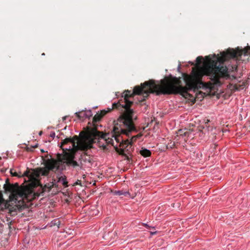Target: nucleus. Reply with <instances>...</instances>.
<instances>
[{"label":"nucleus","instance_id":"nucleus-26","mask_svg":"<svg viewBox=\"0 0 250 250\" xmlns=\"http://www.w3.org/2000/svg\"><path fill=\"white\" fill-rule=\"evenodd\" d=\"M42 134V131H40L39 133V135H41Z\"/></svg>","mask_w":250,"mask_h":250},{"label":"nucleus","instance_id":"nucleus-24","mask_svg":"<svg viewBox=\"0 0 250 250\" xmlns=\"http://www.w3.org/2000/svg\"><path fill=\"white\" fill-rule=\"evenodd\" d=\"M79 182H80V181H78V182H76L75 183V184H76V185H78V184H79V183H78Z\"/></svg>","mask_w":250,"mask_h":250},{"label":"nucleus","instance_id":"nucleus-9","mask_svg":"<svg viewBox=\"0 0 250 250\" xmlns=\"http://www.w3.org/2000/svg\"><path fill=\"white\" fill-rule=\"evenodd\" d=\"M123 124L121 123V125H122ZM121 126L125 129L126 130V131H128L127 130V129L123 125H121ZM134 128H135V127H134ZM135 130V128H134L133 130L130 131H128L127 132V133H120L119 135H118V137H119L120 138V140L119 141H117V140L115 139V135L114 134V131H113V129L112 130V131L111 132V136L112 137H113L114 138V139L116 140V141L117 142V143H121L120 144V146H124V145H126L127 146L129 145H131V142H133V141H135L136 140V139H137V138H133V137L131 138V141H129L128 140V139L126 140H125L124 141L122 137H121V135H125L127 136H129V134L130 132H131V131H133V130Z\"/></svg>","mask_w":250,"mask_h":250},{"label":"nucleus","instance_id":"nucleus-28","mask_svg":"<svg viewBox=\"0 0 250 250\" xmlns=\"http://www.w3.org/2000/svg\"><path fill=\"white\" fill-rule=\"evenodd\" d=\"M151 233L153 234H155V232H154V233H152L151 232Z\"/></svg>","mask_w":250,"mask_h":250},{"label":"nucleus","instance_id":"nucleus-29","mask_svg":"<svg viewBox=\"0 0 250 250\" xmlns=\"http://www.w3.org/2000/svg\"><path fill=\"white\" fill-rule=\"evenodd\" d=\"M120 102H121L120 101H119ZM121 103V102H120ZM122 103H123V102H122V104H123Z\"/></svg>","mask_w":250,"mask_h":250},{"label":"nucleus","instance_id":"nucleus-10","mask_svg":"<svg viewBox=\"0 0 250 250\" xmlns=\"http://www.w3.org/2000/svg\"><path fill=\"white\" fill-rule=\"evenodd\" d=\"M10 204L5 201V200L3 198L2 195L1 194H0V210H4V209L8 208L10 211H12V210L10 208Z\"/></svg>","mask_w":250,"mask_h":250},{"label":"nucleus","instance_id":"nucleus-20","mask_svg":"<svg viewBox=\"0 0 250 250\" xmlns=\"http://www.w3.org/2000/svg\"><path fill=\"white\" fill-rule=\"evenodd\" d=\"M50 137L54 138L55 136V132H52L50 135Z\"/></svg>","mask_w":250,"mask_h":250},{"label":"nucleus","instance_id":"nucleus-11","mask_svg":"<svg viewBox=\"0 0 250 250\" xmlns=\"http://www.w3.org/2000/svg\"><path fill=\"white\" fill-rule=\"evenodd\" d=\"M126 147H127L126 145H125ZM125 146H123V147H124ZM116 151L121 155H122L123 156L125 157V159H126L128 161V163H129L131 161V158L127 154L125 153V148H120L119 149L118 148H116Z\"/></svg>","mask_w":250,"mask_h":250},{"label":"nucleus","instance_id":"nucleus-6","mask_svg":"<svg viewBox=\"0 0 250 250\" xmlns=\"http://www.w3.org/2000/svg\"><path fill=\"white\" fill-rule=\"evenodd\" d=\"M89 135L91 139H93L94 142L96 143V139L98 138L97 142L100 147H102L103 150L107 149L106 145L112 144L113 145V140L112 138L107 137L108 134H104L102 131H98L96 128H91L88 131Z\"/></svg>","mask_w":250,"mask_h":250},{"label":"nucleus","instance_id":"nucleus-8","mask_svg":"<svg viewBox=\"0 0 250 250\" xmlns=\"http://www.w3.org/2000/svg\"><path fill=\"white\" fill-rule=\"evenodd\" d=\"M116 108H119V104H112L111 107H108L106 109L101 110L100 113H97L93 118V124L94 125L93 128H96L97 129L96 123L99 121L106 113L116 109Z\"/></svg>","mask_w":250,"mask_h":250},{"label":"nucleus","instance_id":"nucleus-21","mask_svg":"<svg viewBox=\"0 0 250 250\" xmlns=\"http://www.w3.org/2000/svg\"><path fill=\"white\" fill-rule=\"evenodd\" d=\"M141 136H142V134H138V135H136V136H133V138H138L140 137Z\"/></svg>","mask_w":250,"mask_h":250},{"label":"nucleus","instance_id":"nucleus-17","mask_svg":"<svg viewBox=\"0 0 250 250\" xmlns=\"http://www.w3.org/2000/svg\"><path fill=\"white\" fill-rule=\"evenodd\" d=\"M42 159L43 162V164L45 166V167H45L44 161H45L46 160L54 159L53 158H51L52 156L51 155H49L48 154H47V155H45L44 156H42Z\"/></svg>","mask_w":250,"mask_h":250},{"label":"nucleus","instance_id":"nucleus-18","mask_svg":"<svg viewBox=\"0 0 250 250\" xmlns=\"http://www.w3.org/2000/svg\"><path fill=\"white\" fill-rule=\"evenodd\" d=\"M38 147L37 145H35L34 146H31L30 147H27L26 150L27 151H32L34 148H36Z\"/></svg>","mask_w":250,"mask_h":250},{"label":"nucleus","instance_id":"nucleus-25","mask_svg":"<svg viewBox=\"0 0 250 250\" xmlns=\"http://www.w3.org/2000/svg\"><path fill=\"white\" fill-rule=\"evenodd\" d=\"M41 151L42 153H44L45 152L43 149H41Z\"/></svg>","mask_w":250,"mask_h":250},{"label":"nucleus","instance_id":"nucleus-5","mask_svg":"<svg viewBox=\"0 0 250 250\" xmlns=\"http://www.w3.org/2000/svg\"><path fill=\"white\" fill-rule=\"evenodd\" d=\"M243 54V51L240 50H235L233 49H229L227 50L226 52L223 51L221 53V56H215V59L212 60L211 59L210 57L206 56V62H204V65L203 66L200 67L199 66V64H200L203 60V58L202 56H198L196 58V62H197V66H198L199 68L195 70L194 68H193L192 71V74H193V73L194 72H196L197 71H201V68L205 65V64L210 60L213 61L215 63H216L217 67H223L226 68L227 69V71L228 72V68L224 65V62L229 59L231 58H237L238 57H240ZM229 75V74L228 73Z\"/></svg>","mask_w":250,"mask_h":250},{"label":"nucleus","instance_id":"nucleus-7","mask_svg":"<svg viewBox=\"0 0 250 250\" xmlns=\"http://www.w3.org/2000/svg\"><path fill=\"white\" fill-rule=\"evenodd\" d=\"M57 182L62 183V184L65 187H68L67 182L66 181V178L65 176H60L58 178V179ZM58 186L56 185V180L55 179L54 180V181L52 182L49 183L46 185H45L43 187L41 186V192L39 193H37L38 196L40 195H43L44 193L45 192H49L51 188L54 187H57Z\"/></svg>","mask_w":250,"mask_h":250},{"label":"nucleus","instance_id":"nucleus-2","mask_svg":"<svg viewBox=\"0 0 250 250\" xmlns=\"http://www.w3.org/2000/svg\"><path fill=\"white\" fill-rule=\"evenodd\" d=\"M83 133H80V136L75 135L72 138L63 140L60 146L62 150V154H58L57 159L46 160L44 161L45 167L36 169L34 171L35 176L37 178L41 175L46 176L50 171L56 172L60 169L62 163L73 168L80 167L79 164L74 160L76 152L78 150L87 151L92 148L94 142L93 139L86 134L82 135Z\"/></svg>","mask_w":250,"mask_h":250},{"label":"nucleus","instance_id":"nucleus-4","mask_svg":"<svg viewBox=\"0 0 250 250\" xmlns=\"http://www.w3.org/2000/svg\"><path fill=\"white\" fill-rule=\"evenodd\" d=\"M5 193H10L8 203L15 204L18 209L23 208L25 205V200H30V190L25 188H20L18 183L11 184L7 183L3 186ZM8 202V201H7Z\"/></svg>","mask_w":250,"mask_h":250},{"label":"nucleus","instance_id":"nucleus-23","mask_svg":"<svg viewBox=\"0 0 250 250\" xmlns=\"http://www.w3.org/2000/svg\"><path fill=\"white\" fill-rule=\"evenodd\" d=\"M66 117H67L66 116L63 117V120H65L66 119Z\"/></svg>","mask_w":250,"mask_h":250},{"label":"nucleus","instance_id":"nucleus-3","mask_svg":"<svg viewBox=\"0 0 250 250\" xmlns=\"http://www.w3.org/2000/svg\"><path fill=\"white\" fill-rule=\"evenodd\" d=\"M159 89H160V84H156L155 81L150 80L142 83L141 86H135L132 92L130 90L125 91L122 95V97H124L125 104H121L120 101L114 103L119 104V108H116V110L122 112L124 111L116 123L114 124L113 126L114 134L117 141L120 140L118 137L120 133H127V131H126L121 126V123L126 128L128 132L135 128L133 122L134 112L132 109L130 108L133 104V102L128 100V98L133 97L135 95H142L143 98L139 101L140 103H142L148 97L150 93H155L157 95V91Z\"/></svg>","mask_w":250,"mask_h":250},{"label":"nucleus","instance_id":"nucleus-27","mask_svg":"<svg viewBox=\"0 0 250 250\" xmlns=\"http://www.w3.org/2000/svg\"><path fill=\"white\" fill-rule=\"evenodd\" d=\"M209 122V120H207V123H208Z\"/></svg>","mask_w":250,"mask_h":250},{"label":"nucleus","instance_id":"nucleus-12","mask_svg":"<svg viewBox=\"0 0 250 250\" xmlns=\"http://www.w3.org/2000/svg\"><path fill=\"white\" fill-rule=\"evenodd\" d=\"M83 151V152L81 155V158H80V159H82V160L84 161V162H87L90 163L91 162L90 157L89 156V155H87V154L86 152V151Z\"/></svg>","mask_w":250,"mask_h":250},{"label":"nucleus","instance_id":"nucleus-22","mask_svg":"<svg viewBox=\"0 0 250 250\" xmlns=\"http://www.w3.org/2000/svg\"><path fill=\"white\" fill-rule=\"evenodd\" d=\"M144 226H146L147 228L149 227V226L147 224H144Z\"/></svg>","mask_w":250,"mask_h":250},{"label":"nucleus","instance_id":"nucleus-13","mask_svg":"<svg viewBox=\"0 0 250 250\" xmlns=\"http://www.w3.org/2000/svg\"><path fill=\"white\" fill-rule=\"evenodd\" d=\"M191 133L190 130L187 128L179 129L178 131V134L180 136H189V134Z\"/></svg>","mask_w":250,"mask_h":250},{"label":"nucleus","instance_id":"nucleus-16","mask_svg":"<svg viewBox=\"0 0 250 250\" xmlns=\"http://www.w3.org/2000/svg\"><path fill=\"white\" fill-rule=\"evenodd\" d=\"M115 194L117 195H124L125 196H127L129 195V192L128 191H124L123 190H118L115 192Z\"/></svg>","mask_w":250,"mask_h":250},{"label":"nucleus","instance_id":"nucleus-1","mask_svg":"<svg viewBox=\"0 0 250 250\" xmlns=\"http://www.w3.org/2000/svg\"><path fill=\"white\" fill-rule=\"evenodd\" d=\"M203 75L211 77V80L215 84H221L220 78L229 77L226 68L217 67L216 63L210 60L201 68V71L194 72L193 74L191 75L183 74V79L186 84L185 86L182 85L181 78L171 77L161 80L157 95L180 94L186 99H194V97L188 91L191 89H198L203 85L201 81Z\"/></svg>","mask_w":250,"mask_h":250},{"label":"nucleus","instance_id":"nucleus-15","mask_svg":"<svg viewBox=\"0 0 250 250\" xmlns=\"http://www.w3.org/2000/svg\"><path fill=\"white\" fill-rule=\"evenodd\" d=\"M75 115L79 119H84V118L87 117L86 113L83 111H81L78 112H76L75 113Z\"/></svg>","mask_w":250,"mask_h":250},{"label":"nucleus","instance_id":"nucleus-14","mask_svg":"<svg viewBox=\"0 0 250 250\" xmlns=\"http://www.w3.org/2000/svg\"><path fill=\"white\" fill-rule=\"evenodd\" d=\"M140 153L144 157H149L151 154L150 151L146 148L142 149V150H141L140 151Z\"/></svg>","mask_w":250,"mask_h":250},{"label":"nucleus","instance_id":"nucleus-19","mask_svg":"<svg viewBox=\"0 0 250 250\" xmlns=\"http://www.w3.org/2000/svg\"><path fill=\"white\" fill-rule=\"evenodd\" d=\"M14 169H11L10 170V173L13 176H18V175L16 172H13Z\"/></svg>","mask_w":250,"mask_h":250}]
</instances>
